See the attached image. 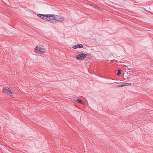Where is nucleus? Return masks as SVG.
I'll use <instances>...</instances> for the list:
<instances>
[{"instance_id": "f257e3e1", "label": "nucleus", "mask_w": 153, "mask_h": 153, "mask_svg": "<svg viewBox=\"0 0 153 153\" xmlns=\"http://www.w3.org/2000/svg\"><path fill=\"white\" fill-rule=\"evenodd\" d=\"M53 15L54 16L51 17V22L55 24L58 23L59 22H62L64 21V19L62 16L57 15Z\"/></svg>"}, {"instance_id": "f03ea898", "label": "nucleus", "mask_w": 153, "mask_h": 153, "mask_svg": "<svg viewBox=\"0 0 153 153\" xmlns=\"http://www.w3.org/2000/svg\"><path fill=\"white\" fill-rule=\"evenodd\" d=\"M35 52L39 56H41L45 52L44 48L42 45H37L34 49Z\"/></svg>"}, {"instance_id": "7ed1b4c3", "label": "nucleus", "mask_w": 153, "mask_h": 153, "mask_svg": "<svg viewBox=\"0 0 153 153\" xmlns=\"http://www.w3.org/2000/svg\"><path fill=\"white\" fill-rule=\"evenodd\" d=\"M37 16L39 17L40 18L45 20L50 21L51 22V17H52L54 15L51 14H38L37 15Z\"/></svg>"}, {"instance_id": "20e7f679", "label": "nucleus", "mask_w": 153, "mask_h": 153, "mask_svg": "<svg viewBox=\"0 0 153 153\" xmlns=\"http://www.w3.org/2000/svg\"><path fill=\"white\" fill-rule=\"evenodd\" d=\"M2 91L3 92L9 95L11 97H14V96L13 93V90L12 89H11V90L10 88H7L6 87L3 88Z\"/></svg>"}, {"instance_id": "39448f33", "label": "nucleus", "mask_w": 153, "mask_h": 153, "mask_svg": "<svg viewBox=\"0 0 153 153\" xmlns=\"http://www.w3.org/2000/svg\"><path fill=\"white\" fill-rule=\"evenodd\" d=\"M87 56L86 54L85 53H82L77 55L76 59L79 60H82L86 58Z\"/></svg>"}, {"instance_id": "423d86ee", "label": "nucleus", "mask_w": 153, "mask_h": 153, "mask_svg": "<svg viewBox=\"0 0 153 153\" xmlns=\"http://www.w3.org/2000/svg\"><path fill=\"white\" fill-rule=\"evenodd\" d=\"M83 46L81 44L76 45H74L72 47V48L74 49H76L77 48H83Z\"/></svg>"}, {"instance_id": "0eeeda50", "label": "nucleus", "mask_w": 153, "mask_h": 153, "mask_svg": "<svg viewBox=\"0 0 153 153\" xmlns=\"http://www.w3.org/2000/svg\"><path fill=\"white\" fill-rule=\"evenodd\" d=\"M76 102L78 103H79L80 104H82L83 102L80 99H78L76 101Z\"/></svg>"}, {"instance_id": "6e6552de", "label": "nucleus", "mask_w": 153, "mask_h": 153, "mask_svg": "<svg viewBox=\"0 0 153 153\" xmlns=\"http://www.w3.org/2000/svg\"><path fill=\"white\" fill-rule=\"evenodd\" d=\"M121 71L120 70H118L117 72V74L118 75H119L121 74Z\"/></svg>"}, {"instance_id": "1a4fd4ad", "label": "nucleus", "mask_w": 153, "mask_h": 153, "mask_svg": "<svg viewBox=\"0 0 153 153\" xmlns=\"http://www.w3.org/2000/svg\"><path fill=\"white\" fill-rule=\"evenodd\" d=\"M131 84L130 83H126L124 84V86H126V85H131Z\"/></svg>"}, {"instance_id": "9d476101", "label": "nucleus", "mask_w": 153, "mask_h": 153, "mask_svg": "<svg viewBox=\"0 0 153 153\" xmlns=\"http://www.w3.org/2000/svg\"><path fill=\"white\" fill-rule=\"evenodd\" d=\"M90 5L92 7H94V6L92 4H91Z\"/></svg>"}, {"instance_id": "9b49d317", "label": "nucleus", "mask_w": 153, "mask_h": 153, "mask_svg": "<svg viewBox=\"0 0 153 153\" xmlns=\"http://www.w3.org/2000/svg\"><path fill=\"white\" fill-rule=\"evenodd\" d=\"M123 85H119L118 87H123Z\"/></svg>"}, {"instance_id": "f8f14e48", "label": "nucleus", "mask_w": 153, "mask_h": 153, "mask_svg": "<svg viewBox=\"0 0 153 153\" xmlns=\"http://www.w3.org/2000/svg\"><path fill=\"white\" fill-rule=\"evenodd\" d=\"M94 6H95V7L96 9H97V8H96V7L95 5Z\"/></svg>"}, {"instance_id": "ddd939ff", "label": "nucleus", "mask_w": 153, "mask_h": 153, "mask_svg": "<svg viewBox=\"0 0 153 153\" xmlns=\"http://www.w3.org/2000/svg\"><path fill=\"white\" fill-rule=\"evenodd\" d=\"M87 58H88V59L89 58L88 57H87Z\"/></svg>"}]
</instances>
